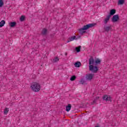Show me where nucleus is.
<instances>
[{
  "instance_id": "f257e3e1",
  "label": "nucleus",
  "mask_w": 127,
  "mask_h": 127,
  "mask_svg": "<svg viewBox=\"0 0 127 127\" xmlns=\"http://www.w3.org/2000/svg\"><path fill=\"white\" fill-rule=\"evenodd\" d=\"M31 90L33 91V92H35L37 93L40 91V89H41V85H40V83L38 82H34L31 84Z\"/></svg>"
},
{
  "instance_id": "f03ea898",
  "label": "nucleus",
  "mask_w": 127,
  "mask_h": 127,
  "mask_svg": "<svg viewBox=\"0 0 127 127\" xmlns=\"http://www.w3.org/2000/svg\"><path fill=\"white\" fill-rule=\"evenodd\" d=\"M95 23H91L86 25L79 29V33H80V34H84V33L86 32V30L89 29V28L93 27V26H95Z\"/></svg>"
},
{
  "instance_id": "7ed1b4c3",
  "label": "nucleus",
  "mask_w": 127,
  "mask_h": 127,
  "mask_svg": "<svg viewBox=\"0 0 127 127\" xmlns=\"http://www.w3.org/2000/svg\"><path fill=\"white\" fill-rule=\"evenodd\" d=\"M89 70L91 71L93 73H97L99 70L98 67L96 66H94L93 65H89Z\"/></svg>"
},
{
  "instance_id": "20e7f679",
  "label": "nucleus",
  "mask_w": 127,
  "mask_h": 127,
  "mask_svg": "<svg viewBox=\"0 0 127 127\" xmlns=\"http://www.w3.org/2000/svg\"><path fill=\"white\" fill-rule=\"evenodd\" d=\"M93 78H94V74L92 73L87 74L85 76V78L87 81H92Z\"/></svg>"
},
{
  "instance_id": "39448f33",
  "label": "nucleus",
  "mask_w": 127,
  "mask_h": 127,
  "mask_svg": "<svg viewBox=\"0 0 127 127\" xmlns=\"http://www.w3.org/2000/svg\"><path fill=\"white\" fill-rule=\"evenodd\" d=\"M120 19V17H119V15H114L112 17V20L113 22H117V21H119Z\"/></svg>"
},
{
  "instance_id": "423d86ee",
  "label": "nucleus",
  "mask_w": 127,
  "mask_h": 127,
  "mask_svg": "<svg viewBox=\"0 0 127 127\" xmlns=\"http://www.w3.org/2000/svg\"><path fill=\"white\" fill-rule=\"evenodd\" d=\"M103 100L104 101H111V96L110 95H105L103 96Z\"/></svg>"
},
{
  "instance_id": "0eeeda50",
  "label": "nucleus",
  "mask_w": 127,
  "mask_h": 127,
  "mask_svg": "<svg viewBox=\"0 0 127 127\" xmlns=\"http://www.w3.org/2000/svg\"><path fill=\"white\" fill-rule=\"evenodd\" d=\"M110 18H111V15H107L104 19V23H108V22L110 20Z\"/></svg>"
},
{
  "instance_id": "6e6552de",
  "label": "nucleus",
  "mask_w": 127,
  "mask_h": 127,
  "mask_svg": "<svg viewBox=\"0 0 127 127\" xmlns=\"http://www.w3.org/2000/svg\"><path fill=\"white\" fill-rule=\"evenodd\" d=\"M75 39H76V36H72L69 38V40H68L67 41V43H69V42H70V41H73V40H75Z\"/></svg>"
},
{
  "instance_id": "1a4fd4ad",
  "label": "nucleus",
  "mask_w": 127,
  "mask_h": 127,
  "mask_svg": "<svg viewBox=\"0 0 127 127\" xmlns=\"http://www.w3.org/2000/svg\"><path fill=\"white\" fill-rule=\"evenodd\" d=\"M16 25V22H11L9 23V26L10 27H14Z\"/></svg>"
},
{
  "instance_id": "9d476101",
  "label": "nucleus",
  "mask_w": 127,
  "mask_h": 127,
  "mask_svg": "<svg viewBox=\"0 0 127 127\" xmlns=\"http://www.w3.org/2000/svg\"><path fill=\"white\" fill-rule=\"evenodd\" d=\"M95 64V61L93 58H90L89 59V65H94Z\"/></svg>"
},
{
  "instance_id": "9b49d317",
  "label": "nucleus",
  "mask_w": 127,
  "mask_h": 127,
  "mask_svg": "<svg viewBox=\"0 0 127 127\" xmlns=\"http://www.w3.org/2000/svg\"><path fill=\"white\" fill-rule=\"evenodd\" d=\"M116 10L115 9H112L110 10L109 15H110V16H111V15H114V14H115V13H116Z\"/></svg>"
},
{
  "instance_id": "f8f14e48",
  "label": "nucleus",
  "mask_w": 127,
  "mask_h": 127,
  "mask_svg": "<svg viewBox=\"0 0 127 127\" xmlns=\"http://www.w3.org/2000/svg\"><path fill=\"white\" fill-rule=\"evenodd\" d=\"M125 3V0H118V4L119 5H122Z\"/></svg>"
},
{
  "instance_id": "ddd939ff",
  "label": "nucleus",
  "mask_w": 127,
  "mask_h": 127,
  "mask_svg": "<svg viewBox=\"0 0 127 127\" xmlns=\"http://www.w3.org/2000/svg\"><path fill=\"white\" fill-rule=\"evenodd\" d=\"M65 110L66 112L70 111V110H71V104H68L67 106L65 107Z\"/></svg>"
},
{
  "instance_id": "4468645a",
  "label": "nucleus",
  "mask_w": 127,
  "mask_h": 127,
  "mask_svg": "<svg viewBox=\"0 0 127 127\" xmlns=\"http://www.w3.org/2000/svg\"><path fill=\"white\" fill-rule=\"evenodd\" d=\"M95 65H98V64H100V63H101V60L99 59H95Z\"/></svg>"
},
{
  "instance_id": "2eb2a0df",
  "label": "nucleus",
  "mask_w": 127,
  "mask_h": 127,
  "mask_svg": "<svg viewBox=\"0 0 127 127\" xmlns=\"http://www.w3.org/2000/svg\"><path fill=\"white\" fill-rule=\"evenodd\" d=\"M5 24V21L4 20H2L0 22V27H2Z\"/></svg>"
},
{
  "instance_id": "dca6fc26",
  "label": "nucleus",
  "mask_w": 127,
  "mask_h": 127,
  "mask_svg": "<svg viewBox=\"0 0 127 127\" xmlns=\"http://www.w3.org/2000/svg\"><path fill=\"white\" fill-rule=\"evenodd\" d=\"M74 66H75L77 67H80L81 66V63L80 62H77L75 63Z\"/></svg>"
},
{
  "instance_id": "f3484780",
  "label": "nucleus",
  "mask_w": 127,
  "mask_h": 127,
  "mask_svg": "<svg viewBox=\"0 0 127 127\" xmlns=\"http://www.w3.org/2000/svg\"><path fill=\"white\" fill-rule=\"evenodd\" d=\"M24 20H25V16L24 15L21 16V17H20V21L22 22V21H24Z\"/></svg>"
},
{
  "instance_id": "a211bd4d",
  "label": "nucleus",
  "mask_w": 127,
  "mask_h": 127,
  "mask_svg": "<svg viewBox=\"0 0 127 127\" xmlns=\"http://www.w3.org/2000/svg\"><path fill=\"white\" fill-rule=\"evenodd\" d=\"M58 61H59V59H58V58H55L54 59H53L52 61V62L53 63H55V62H57Z\"/></svg>"
},
{
  "instance_id": "6ab92c4d",
  "label": "nucleus",
  "mask_w": 127,
  "mask_h": 127,
  "mask_svg": "<svg viewBox=\"0 0 127 127\" xmlns=\"http://www.w3.org/2000/svg\"><path fill=\"white\" fill-rule=\"evenodd\" d=\"M80 49H81V47L80 46L75 48V50L77 52H80Z\"/></svg>"
},
{
  "instance_id": "aec40b11",
  "label": "nucleus",
  "mask_w": 127,
  "mask_h": 127,
  "mask_svg": "<svg viewBox=\"0 0 127 127\" xmlns=\"http://www.w3.org/2000/svg\"><path fill=\"white\" fill-rule=\"evenodd\" d=\"M8 113V109L7 108H5L4 110V115H7Z\"/></svg>"
},
{
  "instance_id": "412c9836",
  "label": "nucleus",
  "mask_w": 127,
  "mask_h": 127,
  "mask_svg": "<svg viewBox=\"0 0 127 127\" xmlns=\"http://www.w3.org/2000/svg\"><path fill=\"white\" fill-rule=\"evenodd\" d=\"M3 6V0H0V7H2Z\"/></svg>"
},
{
  "instance_id": "4be33fe9",
  "label": "nucleus",
  "mask_w": 127,
  "mask_h": 127,
  "mask_svg": "<svg viewBox=\"0 0 127 127\" xmlns=\"http://www.w3.org/2000/svg\"><path fill=\"white\" fill-rule=\"evenodd\" d=\"M43 34H46L47 33V30L46 29H44L42 31Z\"/></svg>"
},
{
  "instance_id": "5701e85b",
  "label": "nucleus",
  "mask_w": 127,
  "mask_h": 127,
  "mask_svg": "<svg viewBox=\"0 0 127 127\" xmlns=\"http://www.w3.org/2000/svg\"><path fill=\"white\" fill-rule=\"evenodd\" d=\"M76 79V76H75L74 75L72 76L71 78H70V81H74V80Z\"/></svg>"
},
{
  "instance_id": "b1692460",
  "label": "nucleus",
  "mask_w": 127,
  "mask_h": 127,
  "mask_svg": "<svg viewBox=\"0 0 127 127\" xmlns=\"http://www.w3.org/2000/svg\"><path fill=\"white\" fill-rule=\"evenodd\" d=\"M110 29V27H106V30H109Z\"/></svg>"
},
{
  "instance_id": "393cba45",
  "label": "nucleus",
  "mask_w": 127,
  "mask_h": 127,
  "mask_svg": "<svg viewBox=\"0 0 127 127\" xmlns=\"http://www.w3.org/2000/svg\"><path fill=\"white\" fill-rule=\"evenodd\" d=\"M95 103H96L95 101H93V103H92V105H94V104H95Z\"/></svg>"
},
{
  "instance_id": "a878e982",
  "label": "nucleus",
  "mask_w": 127,
  "mask_h": 127,
  "mask_svg": "<svg viewBox=\"0 0 127 127\" xmlns=\"http://www.w3.org/2000/svg\"><path fill=\"white\" fill-rule=\"evenodd\" d=\"M96 127H99V126H96Z\"/></svg>"
}]
</instances>
